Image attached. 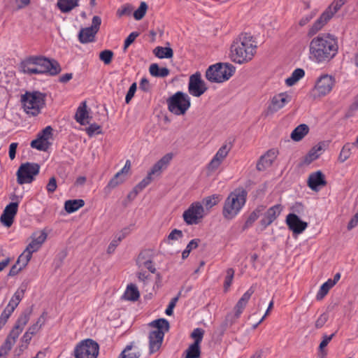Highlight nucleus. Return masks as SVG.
Wrapping results in <instances>:
<instances>
[{
	"instance_id": "f257e3e1",
	"label": "nucleus",
	"mask_w": 358,
	"mask_h": 358,
	"mask_svg": "<svg viewBox=\"0 0 358 358\" xmlns=\"http://www.w3.org/2000/svg\"><path fill=\"white\" fill-rule=\"evenodd\" d=\"M309 59L318 64L332 60L338 52L337 38L330 34H320L309 43Z\"/></svg>"
},
{
	"instance_id": "f03ea898",
	"label": "nucleus",
	"mask_w": 358,
	"mask_h": 358,
	"mask_svg": "<svg viewBox=\"0 0 358 358\" xmlns=\"http://www.w3.org/2000/svg\"><path fill=\"white\" fill-rule=\"evenodd\" d=\"M257 41L248 33L240 34L231 43L230 58L232 62L242 64L252 59L257 52Z\"/></svg>"
},
{
	"instance_id": "7ed1b4c3",
	"label": "nucleus",
	"mask_w": 358,
	"mask_h": 358,
	"mask_svg": "<svg viewBox=\"0 0 358 358\" xmlns=\"http://www.w3.org/2000/svg\"><path fill=\"white\" fill-rule=\"evenodd\" d=\"M21 71L27 75L49 74L57 75L61 71L59 64L55 59L45 57L31 56L20 64Z\"/></svg>"
},
{
	"instance_id": "20e7f679",
	"label": "nucleus",
	"mask_w": 358,
	"mask_h": 358,
	"mask_svg": "<svg viewBox=\"0 0 358 358\" xmlns=\"http://www.w3.org/2000/svg\"><path fill=\"white\" fill-rule=\"evenodd\" d=\"M247 192L243 189H235L224 200L222 216L227 220L234 219L245 204Z\"/></svg>"
},
{
	"instance_id": "39448f33",
	"label": "nucleus",
	"mask_w": 358,
	"mask_h": 358,
	"mask_svg": "<svg viewBox=\"0 0 358 358\" xmlns=\"http://www.w3.org/2000/svg\"><path fill=\"white\" fill-rule=\"evenodd\" d=\"M29 313H24L17 318V321L5 341L0 347V358H6L15 345L20 334L29 321Z\"/></svg>"
},
{
	"instance_id": "423d86ee",
	"label": "nucleus",
	"mask_w": 358,
	"mask_h": 358,
	"mask_svg": "<svg viewBox=\"0 0 358 358\" xmlns=\"http://www.w3.org/2000/svg\"><path fill=\"white\" fill-rule=\"evenodd\" d=\"M21 102L24 112L31 116L41 113L45 105V96L39 92H27L21 96Z\"/></svg>"
},
{
	"instance_id": "0eeeda50",
	"label": "nucleus",
	"mask_w": 358,
	"mask_h": 358,
	"mask_svg": "<svg viewBox=\"0 0 358 358\" xmlns=\"http://www.w3.org/2000/svg\"><path fill=\"white\" fill-rule=\"evenodd\" d=\"M234 72L235 67L232 64L217 63L208 68L206 78L211 83H223L228 80Z\"/></svg>"
},
{
	"instance_id": "6e6552de",
	"label": "nucleus",
	"mask_w": 358,
	"mask_h": 358,
	"mask_svg": "<svg viewBox=\"0 0 358 358\" xmlns=\"http://www.w3.org/2000/svg\"><path fill=\"white\" fill-rule=\"evenodd\" d=\"M167 106L173 114L183 115L190 108V97L184 92H177L167 99Z\"/></svg>"
},
{
	"instance_id": "1a4fd4ad",
	"label": "nucleus",
	"mask_w": 358,
	"mask_h": 358,
	"mask_svg": "<svg viewBox=\"0 0 358 358\" xmlns=\"http://www.w3.org/2000/svg\"><path fill=\"white\" fill-rule=\"evenodd\" d=\"M335 83V78L332 76L324 74L320 76L311 92L313 99H319L329 94L333 90Z\"/></svg>"
},
{
	"instance_id": "9d476101",
	"label": "nucleus",
	"mask_w": 358,
	"mask_h": 358,
	"mask_svg": "<svg viewBox=\"0 0 358 358\" xmlns=\"http://www.w3.org/2000/svg\"><path fill=\"white\" fill-rule=\"evenodd\" d=\"M99 346L92 339H85L78 343L74 348L75 358H96Z\"/></svg>"
},
{
	"instance_id": "9b49d317",
	"label": "nucleus",
	"mask_w": 358,
	"mask_h": 358,
	"mask_svg": "<svg viewBox=\"0 0 358 358\" xmlns=\"http://www.w3.org/2000/svg\"><path fill=\"white\" fill-rule=\"evenodd\" d=\"M206 213L202 203L199 201L193 202L187 210L183 212L182 218L188 225L199 224Z\"/></svg>"
},
{
	"instance_id": "f8f14e48",
	"label": "nucleus",
	"mask_w": 358,
	"mask_h": 358,
	"mask_svg": "<svg viewBox=\"0 0 358 358\" xmlns=\"http://www.w3.org/2000/svg\"><path fill=\"white\" fill-rule=\"evenodd\" d=\"M40 166L35 163L22 164L17 171V181L20 185L31 183L39 173Z\"/></svg>"
},
{
	"instance_id": "ddd939ff",
	"label": "nucleus",
	"mask_w": 358,
	"mask_h": 358,
	"mask_svg": "<svg viewBox=\"0 0 358 358\" xmlns=\"http://www.w3.org/2000/svg\"><path fill=\"white\" fill-rule=\"evenodd\" d=\"M231 142H225L216 152L211 160L207 164V170L209 173L216 171L227 157L232 149Z\"/></svg>"
},
{
	"instance_id": "4468645a",
	"label": "nucleus",
	"mask_w": 358,
	"mask_h": 358,
	"mask_svg": "<svg viewBox=\"0 0 358 358\" xmlns=\"http://www.w3.org/2000/svg\"><path fill=\"white\" fill-rule=\"evenodd\" d=\"M101 19L95 15L92 20L90 27L82 28L78 34V40L81 43H88L94 41L95 36L99 30Z\"/></svg>"
},
{
	"instance_id": "2eb2a0df",
	"label": "nucleus",
	"mask_w": 358,
	"mask_h": 358,
	"mask_svg": "<svg viewBox=\"0 0 358 358\" xmlns=\"http://www.w3.org/2000/svg\"><path fill=\"white\" fill-rule=\"evenodd\" d=\"M207 90L208 87L204 80L201 79L200 73L196 72L189 77L188 92L191 95L195 97H199L204 94Z\"/></svg>"
},
{
	"instance_id": "dca6fc26",
	"label": "nucleus",
	"mask_w": 358,
	"mask_h": 358,
	"mask_svg": "<svg viewBox=\"0 0 358 358\" xmlns=\"http://www.w3.org/2000/svg\"><path fill=\"white\" fill-rule=\"evenodd\" d=\"M292 96L290 93L281 92L275 94L271 101L266 110V115L273 114L282 108L292 101Z\"/></svg>"
},
{
	"instance_id": "f3484780",
	"label": "nucleus",
	"mask_w": 358,
	"mask_h": 358,
	"mask_svg": "<svg viewBox=\"0 0 358 358\" xmlns=\"http://www.w3.org/2000/svg\"><path fill=\"white\" fill-rule=\"evenodd\" d=\"M52 127L50 126L46 127L38 133L37 138L31 142V147L38 150H47L49 148V139L52 136Z\"/></svg>"
},
{
	"instance_id": "a211bd4d",
	"label": "nucleus",
	"mask_w": 358,
	"mask_h": 358,
	"mask_svg": "<svg viewBox=\"0 0 358 358\" xmlns=\"http://www.w3.org/2000/svg\"><path fill=\"white\" fill-rule=\"evenodd\" d=\"M288 228L296 234H301L308 227V223L302 221L296 214L289 213L286 217Z\"/></svg>"
},
{
	"instance_id": "6ab92c4d",
	"label": "nucleus",
	"mask_w": 358,
	"mask_h": 358,
	"mask_svg": "<svg viewBox=\"0 0 358 358\" xmlns=\"http://www.w3.org/2000/svg\"><path fill=\"white\" fill-rule=\"evenodd\" d=\"M18 203L11 202L6 206L1 215L0 221L6 227H10L13 223L14 218L17 215Z\"/></svg>"
},
{
	"instance_id": "aec40b11",
	"label": "nucleus",
	"mask_w": 358,
	"mask_h": 358,
	"mask_svg": "<svg viewBox=\"0 0 358 358\" xmlns=\"http://www.w3.org/2000/svg\"><path fill=\"white\" fill-rule=\"evenodd\" d=\"M26 290L27 285L22 284L13 294L4 310L12 315L20 301L24 297Z\"/></svg>"
},
{
	"instance_id": "412c9836",
	"label": "nucleus",
	"mask_w": 358,
	"mask_h": 358,
	"mask_svg": "<svg viewBox=\"0 0 358 358\" xmlns=\"http://www.w3.org/2000/svg\"><path fill=\"white\" fill-rule=\"evenodd\" d=\"M282 209L283 207L281 204H276L269 208L261 220V224L264 228H266L271 224L280 215Z\"/></svg>"
},
{
	"instance_id": "4be33fe9",
	"label": "nucleus",
	"mask_w": 358,
	"mask_h": 358,
	"mask_svg": "<svg viewBox=\"0 0 358 358\" xmlns=\"http://www.w3.org/2000/svg\"><path fill=\"white\" fill-rule=\"evenodd\" d=\"M48 234L44 230L37 231L32 234L31 241L26 247L31 252H37L47 239Z\"/></svg>"
},
{
	"instance_id": "5701e85b",
	"label": "nucleus",
	"mask_w": 358,
	"mask_h": 358,
	"mask_svg": "<svg viewBox=\"0 0 358 358\" xmlns=\"http://www.w3.org/2000/svg\"><path fill=\"white\" fill-rule=\"evenodd\" d=\"M164 337V332L159 330H152L149 334V350L150 353L152 354L157 352L162 344Z\"/></svg>"
},
{
	"instance_id": "b1692460",
	"label": "nucleus",
	"mask_w": 358,
	"mask_h": 358,
	"mask_svg": "<svg viewBox=\"0 0 358 358\" xmlns=\"http://www.w3.org/2000/svg\"><path fill=\"white\" fill-rule=\"evenodd\" d=\"M173 157V155L172 153L166 154L152 166L150 171L148 172L149 175L152 176H159L163 170H165L168 167Z\"/></svg>"
},
{
	"instance_id": "393cba45",
	"label": "nucleus",
	"mask_w": 358,
	"mask_h": 358,
	"mask_svg": "<svg viewBox=\"0 0 358 358\" xmlns=\"http://www.w3.org/2000/svg\"><path fill=\"white\" fill-rule=\"evenodd\" d=\"M254 292L255 290L252 287L249 288L238 300L234 307V320L230 321L231 324H233L236 319L239 318Z\"/></svg>"
},
{
	"instance_id": "a878e982",
	"label": "nucleus",
	"mask_w": 358,
	"mask_h": 358,
	"mask_svg": "<svg viewBox=\"0 0 358 358\" xmlns=\"http://www.w3.org/2000/svg\"><path fill=\"white\" fill-rule=\"evenodd\" d=\"M278 151L276 149H271L262 155L257 164V169L259 171H264L271 166L276 159Z\"/></svg>"
},
{
	"instance_id": "bb28decb",
	"label": "nucleus",
	"mask_w": 358,
	"mask_h": 358,
	"mask_svg": "<svg viewBox=\"0 0 358 358\" xmlns=\"http://www.w3.org/2000/svg\"><path fill=\"white\" fill-rule=\"evenodd\" d=\"M326 183L324 176L320 171L310 174L308 179V185L313 190H317L319 186H324Z\"/></svg>"
},
{
	"instance_id": "cd10ccee",
	"label": "nucleus",
	"mask_w": 358,
	"mask_h": 358,
	"mask_svg": "<svg viewBox=\"0 0 358 358\" xmlns=\"http://www.w3.org/2000/svg\"><path fill=\"white\" fill-rule=\"evenodd\" d=\"M331 18L328 12L324 11L320 17L314 22L308 31V35L312 36L320 31Z\"/></svg>"
},
{
	"instance_id": "c85d7f7f",
	"label": "nucleus",
	"mask_w": 358,
	"mask_h": 358,
	"mask_svg": "<svg viewBox=\"0 0 358 358\" xmlns=\"http://www.w3.org/2000/svg\"><path fill=\"white\" fill-rule=\"evenodd\" d=\"M87 108L86 102H82L75 115V120L81 125H85L90 122V117Z\"/></svg>"
},
{
	"instance_id": "c756f323",
	"label": "nucleus",
	"mask_w": 358,
	"mask_h": 358,
	"mask_svg": "<svg viewBox=\"0 0 358 358\" xmlns=\"http://www.w3.org/2000/svg\"><path fill=\"white\" fill-rule=\"evenodd\" d=\"M141 355L138 347L134 342H131L122 351L118 358H139Z\"/></svg>"
},
{
	"instance_id": "7c9ffc66",
	"label": "nucleus",
	"mask_w": 358,
	"mask_h": 358,
	"mask_svg": "<svg viewBox=\"0 0 358 358\" xmlns=\"http://www.w3.org/2000/svg\"><path fill=\"white\" fill-rule=\"evenodd\" d=\"M127 179V177L121 174L120 173L117 172L108 182L106 186L103 188V192L108 195L110 194L111 191L119 186L120 185L122 184Z\"/></svg>"
},
{
	"instance_id": "2f4dec72",
	"label": "nucleus",
	"mask_w": 358,
	"mask_h": 358,
	"mask_svg": "<svg viewBox=\"0 0 358 358\" xmlns=\"http://www.w3.org/2000/svg\"><path fill=\"white\" fill-rule=\"evenodd\" d=\"M136 264L139 269H148L150 273H154L156 268L150 257H146L145 252H141L138 256Z\"/></svg>"
},
{
	"instance_id": "473e14b6",
	"label": "nucleus",
	"mask_w": 358,
	"mask_h": 358,
	"mask_svg": "<svg viewBox=\"0 0 358 358\" xmlns=\"http://www.w3.org/2000/svg\"><path fill=\"white\" fill-rule=\"evenodd\" d=\"M324 150L322 145L319 143L312 148L308 153L304 157L303 164H310L311 162L318 159Z\"/></svg>"
},
{
	"instance_id": "72a5a7b5",
	"label": "nucleus",
	"mask_w": 358,
	"mask_h": 358,
	"mask_svg": "<svg viewBox=\"0 0 358 358\" xmlns=\"http://www.w3.org/2000/svg\"><path fill=\"white\" fill-rule=\"evenodd\" d=\"M122 297L127 301H138L140 297V293L136 285L132 283L128 285Z\"/></svg>"
},
{
	"instance_id": "f704fd0d",
	"label": "nucleus",
	"mask_w": 358,
	"mask_h": 358,
	"mask_svg": "<svg viewBox=\"0 0 358 358\" xmlns=\"http://www.w3.org/2000/svg\"><path fill=\"white\" fill-rule=\"evenodd\" d=\"M80 0H58L57 6L63 13H69L79 6Z\"/></svg>"
},
{
	"instance_id": "c9c22d12",
	"label": "nucleus",
	"mask_w": 358,
	"mask_h": 358,
	"mask_svg": "<svg viewBox=\"0 0 358 358\" xmlns=\"http://www.w3.org/2000/svg\"><path fill=\"white\" fill-rule=\"evenodd\" d=\"M309 127L305 124L297 126L291 133L290 137L294 141H300L308 134Z\"/></svg>"
},
{
	"instance_id": "e433bc0d",
	"label": "nucleus",
	"mask_w": 358,
	"mask_h": 358,
	"mask_svg": "<svg viewBox=\"0 0 358 358\" xmlns=\"http://www.w3.org/2000/svg\"><path fill=\"white\" fill-rule=\"evenodd\" d=\"M149 72L153 77L157 78H166L169 73L170 71L166 67H159L157 64H152L149 67Z\"/></svg>"
},
{
	"instance_id": "4c0bfd02",
	"label": "nucleus",
	"mask_w": 358,
	"mask_h": 358,
	"mask_svg": "<svg viewBox=\"0 0 358 358\" xmlns=\"http://www.w3.org/2000/svg\"><path fill=\"white\" fill-rule=\"evenodd\" d=\"M305 76V71L303 69H296L291 74V76L285 80V84L287 86H293L299 80L303 78Z\"/></svg>"
},
{
	"instance_id": "58836bf2",
	"label": "nucleus",
	"mask_w": 358,
	"mask_h": 358,
	"mask_svg": "<svg viewBox=\"0 0 358 358\" xmlns=\"http://www.w3.org/2000/svg\"><path fill=\"white\" fill-rule=\"evenodd\" d=\"M85 205L83 199L68 200L64 203L65 210L69 213L77 211Z\"/></svg>"
},
{
	"instance_id": "ea45409f",
	"label": "nucleus",
	"mask_w": 358,
	"mask_h": 358,
	"mask_svg": "<svg viewBox=\"0 0 358 358\" xmlns=\"http://www.w3.org/2000/svg\"><path fill=\"white\" fill-rule=\"evenodd\" d=\"M153 52L159 59H169L173 55V50L169 47L157 46L154 49Z\"/></svg>"
},
{
	"instance_id": "a19ab883",
	"label": "nucleus",
	"mask_w": 358,
	"mask_h": 358,
	"mask_svg": "<svg viewBox=\"0 0 358 358\" xmlns=\"http://www.w3.org/2000/svg\"><path fill=\"white\" fill-rule=\"evenodd\" d=\"M352 148L353 144H351L350 143H345L341 150L338 160L341 163H343L348 160L350 157Z\"/></svg>"
},
{
	"instance_id": "79ce46f5",
	"label": "nucleus",
	"mask_w": 358,
	"mask_h": 358,
	"mask_svg": "<svg viewBox=\"0 0 358 358\" xmlns=\"http://www.w3.org/2000/svg\"><path fill=\"white\" fill-rule=\"evenodd\" d=\"M264 210L263 206H258L255 210H253L248 217L244 224V229L250 227L253 223L259 218L260 214Z\"/></svg>"
},
{
	"instance_id": "37998d69",
	"label": "nucleus",
	"mask_w": 358,
	"mask_h": 358,
	"mask_svg": "<svg viewBox=\"0 0 358 358\" xmlns=\"http://www.w3.org/2000/svg\"><path fill=\"white\" fill-rule=\"evenodd\" d=\"M221 200L220 194H213L209 196L205 197L202 201V205L204 206L206 210L212 208L216 206Z\"/></svg>"
},
{
	"instance_id": "c03bdc74",
	"label": "nucleus",
	"mask_w": 358,
	"mask_h": 358,
	"mask_svg": "<svg viewBox=\"0 0 358 358\" xmlns=\"http://www.w3.org/2000/svg\"><path fill=\"white\" fill-rule=\"evenodd\" d=\"M150 327L155 328V330H159L162 332L168 331L169 329V322L164 318L158 319L150 323Z\"/></svg>"
},
{
	"instance_id": "a18cd8bd",
	"label": "nucleus",
	"mask_w": 358,
	"mask_h": 358,
	"mask_svg": "<svg viewBox=\"0 0 358 358\" xmlns=\"http://www.w3.org/2000/svg\"><path fill=\"white\" fill-rule=\"evenodd\" d=\"M335 336V334H332L330 336L324 335L322 337V341L320 343L319 345V356L321 358H325V357L327 355V351L325 350V348L327 346V345L330 343V341L332 340L334 336Z\"/></svg>"
},
{
	"instance_id": "49530a36",
	"label": "nucleus",
	"mask_w": 358,
	"mask_h": 358,
	"mask_svg": "<svg viewBox=\"0 0 358 358\" xmlns=\"http://www.w3.org/2000/svg\"><path fill=\"white\" fill-rule=\"evenodd\" d=\"M331 284V279H328L325 282H324L320 287L317 295L316 299L317 300L322 299L329 292V290L334 287Z\"/></svg>"
},
{
	"instance_id": "de8ad7c7",
	"label": "nucleus",
	"mask_w": 358,
	"mask_h": 358,
	"mask_svg": "<svg viewBox=\"0 0 358 358\" xmlns=\"http://www.w3.org/2000/svg\"><path fill=\"white\" fill-rule=\"evenodd\" d=\"M200 355V345L193 343L186 350L185 358H199Z\"/></svg>"
},
{
	"instance_id": "09e8293b",
	"label": "nucleus",
	"mask_w": 358,
	"mask_h": 358,
	"mask_svg": "<svg viewBox=\"0 0 358 358\" xmlns=\"http://www.w3.org/2000/svg\"><path fill=\"white\" fill-rule=\"evenodd\" d=\"M33 252H31L28 248H25L23 252L19 256L17 260V264L21 266V268H24L30 259H31Z\"/></svg>"
},
{
	"instance_id": "8fccbe9b",
	"label": "nucleus",
	"mask_w": 358,
	"mask_h": 358,
	"mask_svg": "<svg viewBox=\"0 0 358 358\" xmlns=\"http://www.w3.org/2000/svg\"><path fill=\"white\" fill-rule=\"evenodd\" d=\"M152 176L148 173L147 176L138 183L133 189L134 196H136L144 189L152 180Z\"/></svg>"
},
{
	"instance_id": "3c124183",
	"label": "nucleus",
	"mask_w": 358,
	"mask_h": 358,
	"mask_svg": "<svg viewBox=\"0 0 358 358\" xmlns=\"http://www.w3.org/2000/svg\"><path fill=\"white\" fill-rule=\"evenodd\" d=\"M44 322L45 319L42 315L38 318L37 321L34 324L28 328L27 331L32 336L36 335L41 330L42 326L44 324Z\"/></svg>"
},
{
	"instance_id": "603ef678",
	"label": "nucleus",
	"mask_w": 358,
	"mask_h": 358,
	"mask_svg": "<svg viewBox=\"0 0 358 358\" xmlns=\"http://www.w3.org/2000/svg\"><path fill=\"white\" fill-rule=\"evenodd\" d=\"M226 273L227 275L224 282V291L225 292H228L232 284L234 276V270L231 268H229L227 270Z\"/></svg>"
},
{
	"instance_id": "864d4df0",
	"label": "nucleus",
	"mask_w": 358,
	"mask_h": 358,
	"mask_svg": "<svg viewBox=\"0 0 358 358\" xmlns=\"http://www.w3.org/2000/svg\"><path fill=\"white\" fill-rule=\"evenodd\" d=\"M148 5L145 1L141 2L140 6L134 13V17L136 20H141L145 15Z\"/></svg>"
},
{
	"instance_id": "5fc2aeb1",
	"label": "nucleus",
	"mask_w": 358,
	"mask_h": 358,
	"mask_svg": "<svg viewBox=\"0 0 358 358\" xmlns=\"http://www.w3.org/2000/svg\"><path fill=\"white\" fill-rule=\"evenodd\" d=\"M113 52L110 50H105L99 53V59L105 64L108 65L111 63L113 58Z\"/></svg>"
},
{
	"instance_id": "6e6d98bb",
	"label": "nucleus",
	"mask_w": 358,
	"mask_h": 358,
	"mask_svg": "<svg viewBox=\"0 0 358 358\" xmlns=\"http://www.w3.org/2000/svg\"><path fill=\"white\" fill-rule=\"evenodd\" d=\"M125 237L124 234L119 235L117 237L116 236L109 244L107 248V252L109 254L113 253L116 247L119 245L121 241Z\"/></svg>"
},
{
	"instance_id": "4d7b16f0",
	"label": "nucleus",
	"mask_w": 358,
	"mask_h": 358,
	"mask_svg": "<svg viewBox=\"0 0 358 358\" xmlns=\"http://www.w3.org/2000/svg\"><path fill=\"white\" fill-rule=\"evenodd\" d=\"M133 10V6L130 4H124L117 10V15L121 17L124 15H130Z\"/></svg>"
},
{
	"instance_id": "13d9d810",
	"label": "nucleus",
	"mask_w": 358,
	"mask_h": 358,
	"mask_svg": "<svg viewBox=\"0 0 358 358\" xmlns=\"http://www.w3.org/2000/svg\"><path fill=\"white\" fill-rule=\"evenodd\" d=\"M204 334V331L201 328H196L194 329L191 334V337L194 339V343L200 345Z\"/></svg>"
},
{
	"instance_id": "bf43d9fd",
	"label": "nucleus",
	"mask_w": 358,
	"mask_h": 358,
	"mask_svg": "<svg viewBox=\"0 0 358 358\" xmlns=\"http://www.w3.org/2000/svg\"><path fill=\"white\" fill-rule=\"evenodd\" d=\"M181 294V292H179L178 294V295L175 297H173L171 301L169 302V305H168V307L166 308V310H165V313L169 315V316H171L173 315V309L174 308L176 307V303L179 300V298H180V296Z\"/></svg>"
},
{
	"instance_id": "052dcab7",
	"label": "nucleus",
	"mask_w": 358,
	"mask_h": 358,
	"mask_svg": "<svg viewBox=\"0 0 358 358\" xmlns=\"http://www.w3.org/2000/svg\"><path fill=\"white\" fill-rule=\"evenodd\" d=\"M86 132L88 136H92L95 134H101V128L97 124H91L87 128H86Z\"/></svg>"
},
{
	"instance_id": "680f3d73",
	"label": "nucleus",
	"mask_w": 358,
	"mask_h": 358,
	"mask_svg": "<svg viewBox=\"0 0 358 358\" xmlns=\"http://www.w3.org/2000/svg\"><path fill=\"white\" fill-rule=\"evenodd\" d=\"M139 36V34L136 31L131 32L125 39L124 43V50H126L129 46L135 41V39Z\"/></svg>"
},
{
	"instance_id": "e2e57ef3",
	"label": "nucleus",
	"mask_w": 358,
	"mask_h": 358,
	"mask_svg": "<svg viewBox=\"0 0 358 358\" xmlns=\"http://www.w3.org/2000/svg\"><path fill=\"white\" fill-rule=\"evenodd\" d=\"M328 319H329V315L327 313L321 314L318 317L317 320L315 321V327L317 329L322 328L325 324V323L327 322Z\"/></svg>"
},
{
	"instance_id": "0e129e2a",
	"label": "nucleus",
	"mask_w": 358,
	"mask_h": 358,
	"mask_svg": "<svg viewBox=\"0 0 358 358\" xmlns=\"http://www.w3.org/2000/svg\"><path fill=\"white\" fill-rule=\"evenodd\" d=\"M136 89H137L136 83H132L126 94V96H125V102L127 103H129L130 102V101L132 99V98L134 97V96L135 94Z\"/></svg>"
},
{
	"instance_id": "69168bd1",
	"label": "nucleus",
	"mask_w": 358,
	"mask_h": 358,
	"mask_svg": "<svg viewBox=\"0 0 358 358\" xmlns=\"http://www.w3.org/2000/svg\"><path fill=\"white\" fill-rule=\"evenodd\" d=\"M183 236L182 231L179 229H173L171 231V233L168 236V239L169 241H178L182 238Z\"/></svg>"
},
{
	"instance_id": "338daca9",
	"label": "nucleus",
	"mask_w": 358,
	"mask_h": 358,
	"mask_svg": "<svg viewBox=\"0 0 358 358\" xmlns=\"http://www.w3.org/2000/svg\"><path fill=\"white\" fill-rule=\"evenodd\" d=\"M341 7L339 6L338 3L333 1L324 11L328 12L329 15L332 17L334 15L341 9Z\"/></svg>"
},
{
	"instance_id": "774afa93",
	"label": "nucleus",
	"mask_w": 358,
	"mask_h": 358,
	"mask_svg": "<svg viewBox=\"0 0 358 358\" xmlns=\"http://www.w3.org/2000/svg\"><path fill=\"white\" fill-rule=\"evenodd\" d=\"M57 187V185L55 178H50L46 186L48 192L51 194L53 193L56 190Z\"/></svg>"
}]
</instances>
